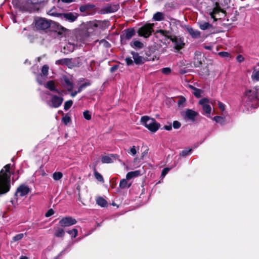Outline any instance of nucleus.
<instances>
[{
    "label": "nucleus",
    "mask_w": 259,
    "mask_h": 259,
    "mask_svg": "<svg viewBox=\"0 0 259 259\" xmlns=\"http://www.w3.org/2000/svg\"><path fill=\"white\" fill-rule=\"evenodd\" d=\"M10 164H7L0 171V196L6 194L10 190Z\"/></svg>",
    "instance_id": "f257e3e1"
},
{
    "label": "nucleus",
    "mask_w": 259,
    "mask_h": 259,
    "mask_svg": "<svg viewBox=\"0 0 259 259\" xmlns=\"http://www.w3.org/2000/svg\"><path fill=\"white\" fill-rule=\"evenodd\" d=\"M98 26V23L95 22L82 24L80 26V30L78 31L76 35L77 40L84 43L86 38L89 36L91 32Z\"/></svg>",
    "instance_id": "f03ea898"
},
{
    "label": "nucleus",
    "mask_w": 259,
    "mask_h": 259,
    "mask_svg": "<svg viewBox=\"0 0 259 259\" xmlns=\"http://www.w3.org/2000/svg\"><path fill=\"white\" fill-rule=\"evenodd\" d=\"M259 88L256 86L251 89L247 90L245 93V98L248 105L255 108L259 106L258 91Z\"/></svg>",
    "instance_id": "7ed1b4c3"
},
{
    "label": "nucleus",
    "mask_w": 259,
    "mask_h": 259,
    "mask_svg": "<svg viewBox=\"0 0 259 259\" xmlns=\"http://www.w3.org/2000/svg\"><path fill=\"white\" fill-rule=\"evenodd\" d=\"M141 122L150 131L153 133L156 132L160 127V124L152 118L148 116H144L141 117Z\"/></svg>",
    "instance_id": "20e7f679"
},
{
    "label": "nucleus",
    "mask_w": 259,
    "mask_h": 259,
    "mask_svg": "<svg viewBox=\"0 0 259 259\" xmlns=\"http://www.w3.org/2000/svg\"><path fill=\"white\" fill-rule=\"evenodd\" d=\"M51 21L44 18L36 17L34 19L33 24L34 28L38 31H45L51 26Z\"/></svg>",
    "instance_id": "39448f33"
},
{
    "label": "nucleus",
    "mask_w": 259,
    "mask_h": 259,
    "mask_svg": "<svg viewBox=\"0 0 259 259\" xmlns=\"http://www.w3.org/2000/svg\"><path fill=\"white\" fill-rule=\"evenodd\" d=\"M42 2V0H27L23 3L21 9L25 11L34 12L38 10V6Z\"/></svg>",
    "instance_id": "423d86ee"
},
{
    "label": "nucleus",
    "mask_w": 259,
    "mask_h": 259,
    "mask_svg": "<svg viewBox=\"0 0 259 259\" xmlns=\"http://www.w3.org/2000/svg\"><path fill=\"white\" fill-rule=\"evenodd\" d=\"M47 94L51 96L50 100L47 102L49 107L57 108L61 105L64 100L62 97L53 95L50 93H47Z\"/></svg>",
    "instance_id": "0eeeda50"
},
{
    "label": "nucleus",
    "mask_w": 259,
    "mask_h": 259,
    "mask_svg": "<svg viewBox=\"0 0 259 259\" xmlns=\"http://www.w3.org/2000/svg\"><path fill=\"white\" fill-rule=\"evenodd\" d=\"M131 54L133 56L134 61L131 57H126L125 59V61L127 65H132L134 64V62L137 65H140L144 63L145 61V58L143 57L140 56L138 53L132 52Z\"/></svg>",
    "instance_id": "6e6552de"
},
{
    "label": "nucleus",
    "mask_w": 259,
    "mask_h": 259,
    "mask_svg": "<svg viewBox=\"0 0 259 259\" xmlns=\"http://www.w3.org/2000/svg\"><path fill=\"white\" fill-rule=\"evenodd\" d=\"M59 18L63 21H66L70 23L75 22L78 18L79 14L76 12H67L59 14Z\"/></svg>",
    "instance_id": "1a4fd4ad"
},
{
    "label": "nucleus",
    "mask_w": 259,
    "mask_h": 259,
    "mask_svg": "<svg viewBox=\"0 0 259 259\" xmlns=\"http://www.w3.org/2000/svg\"><path fill=\"white\" fill-rule=\"evenodd\" d=\"M153 24H146L143 25L138 31L139 35L146 38L148 37L153 31Z\"/></svg>",
    "instance_id": "9d476101"
},
{
    "label": "nucleus",
    "mask_w": 259,
    "mask_h": 259,
    "mask_svg": "<svg viewBox=\"0 0 259 259\" xmlns=\"http://www.w3.org/2000/svg\"><path fill=\"white\" fill-rule=\"evenodd\" d=\"M61 83L62 87L66 89L68 92L71 93L73 91L74 85L71 78L64 75L61 79Z\"/></svg>",
    "instance_id": "9b49d317"
},
{
    "label": "nucleus",
    "mask_w": 259,
    "mask_h": 259,
    "mask_svg": "<svg viewBox=\"0 0 259 259\" xmlns=\"http://www.w3.org/2000/svg\"><path fill=\"white\" fill-rule=\"evenodd\" d=\"M135 34V31L133 28H130L124 30L122 34L120 35V39L122 43H126V40H128Z\"/></svg>",
    "instance_id": "f8f14e48"
},
{
    "label": "nucleus",
    "mask_w": 259,
    "mask_h": 259,
    "mask_svg": "<svg viewBox=\"0 0 259 259\" xmlns=\"http://www.w3.org/2000/svg\"><path fill=\"white\" fill-rule=\"evenodd\" d=\"M170 39L174 44L175 48L177 50L182 49L185 45L183 39L179 36H170Z\"/></svg>",
    "instance_id": "ddd939ff"
},
{
    "label": "nucleus",
    "mask_w": 259,
    "mask_h": 259,
    "mask_svg": "<svg viewBox=\"0 0 259 259\" xmlns=\"http://www.w3.org/2000/svg\"><path fill=\"white\" fill-rule=\"evenodd\" d=\"M198 115V113L197 112L192 109H187L185 112L184 118L185 120L194 122Z\"/></svg>",
    "instance_id": "4468645a"
},
{
    "label": "nucleus",
    "mask_w": 259,
    "mask_h": 259,
    "mask_svg": "<svg viewBox=\"0 0 259 259\" xmlns=\"http://www.w3.org/2000/svg\"><path fill=\"white\" fill-rule=\"evenodd\" d=\"M77 221L75 219L71 217H65L61 219L59 221V224L61 227H69L74 225Z\"/></svg>",
    "instance_id": "2eb2a0df"
},
{
    "label": "nucleus",
    "mask_w": 259,
    "mask_h": 259,
    "mask_svg": "<svg viewBox=\"0 0 259 259\" xmlns=\"http://www.w3.org/2000/svg\"><path fill=\"white\" fill-rule=\"evenodd\" d=\"M68 29L62 26L57 24L55 31V35L56 37L61 38L66 34Z\"/></svg>",
    "instance_id": "dca6fc26"
},
{
    "label": "nucleus",
    "mask_w": 259,
    "mask_h": 259,
    "mask_svg": "<svg viewBox=\"0 0 259 259\" xmlns=\"http://www.w3.org/2000/svg\"><path fill=\"white\" fill-rule=\"evenodd\" d=\"M199 103L202 106L203 110L206 114L209 115L211 111V108L209 104V100L206 98H203L199 101Z\"/></svg>",
    "instance_id": "f3484780"
},
{
    "label": "nucleus",
    "mask_w": 259,
    "mask_h": 259,
    "mask_svg": "<svg viewBox=\"0 0 259 259\" xmlns=\"http://www.w3.org/2000/svg\"><path fill=\"white\" fill-rule=\"evenodd\" d=\"M30 189L27 186L21 185L17 188L16 195H18L20 197H23L27 195Z\"/></svg>",
    "instance_id": "a211bd4d"
},
{
    "label": "nucleus",
    "mask_w": 259,
    "mask_h": 259,
    "mask_svg": "<svg viewBox=\"0 0 259 259\" xmlns=\"http://www.w3.org/2000/svg\"><path fill=\"white\" fill-rule=\"evenodd\" d=\"M45 87L51 91L55 92L59 95H62L63 92L60 89H57L54 81L50 80L45 84Z\"/></svg>",
    "instance_id": "6ab92c4d"
},
{
    "label": "nucleus",
    "mask_w": 259,
    "mask_h": 259,
    "mask_svg": "<svg viewBox=\"0 0 259 259\" xmlns=\"http://www.w3.org/2000/svg\"><path fill=\"white\" fill-rule=\"evenodd\" d=\"M118 9V5H108L102 9V13L103 14L111 13L117 11Z\"/></svg>",
    "instance_id": "aec40b11"
},
{
    "label": "nucleus",
    "mask_w": 259,
    "mask_h": 259,
    "mask_svg": "<svg viewBox=\"0 0 259 259\" xmlns=\"http://www.w3.org/2000/svg\"><path fill=\"white\" fill-rule=\"evenodd\" d=\"M89 85L90 84L87 82H85L84 83L81 84L78 87L77 90L74 91H73L70 93V96L72 97H74L78 93H80L83 89H84L85 87Z\"/></svg>",
    "instance_id": "412c9836"
},
{
    "label": "nucleus",
    "mask_w": 259,
    "mask_h": 259,
    "mask_svg": "<svg viewBox=\"0 0 259 259\" xmlns=\"http://www.w3.org/2000/svg\"><path fill=\"white\" fill-rule=\"evenodd\" d=\"M187 31L189 33L193 38H198L200 36V32L197 30H195L192 28H187Z\"/></svg>",
    "instance_id": "4be33fe9"
},
{
    "label": "nucleus",
    "mask_w": 259,
    "mask_h": 259,
    "mask_svg": "<svg viewBox=\"0 0 259 259\" xmlns=\"http://www.w3.org/2000/svg\"><path fill=\"white\" fill-rule=\"evenodd\" d=\"M141 175V171L139 170L128 172L126 175L127 180H130L139 176Z\"/></svg>",
    "instance_id": "5701e85b"
},
{
    "label": "nucleus",
    "mask_w": 259,
    "mask_h": 259,
    "mask_svg": "<svg viewBox=\"0 0 259 259\" xmlns=\"http://www.w3.org/2000/svg\"><path fill=\"white\" fill-rule=\"evenodd\" d=\"M220 12H223L220 8L218 7L214 8L212 11L210 12L211 18L213 19L214 21H216L217 19L216 16L219 15Z\"/></svg>",
    "instance_id": "b1692460"
},
{
    "label": "nucleus",
    "mask_w": 259,
    "mask_h": 259,
    "mask_svg": "<svg viewBox=\"0 0 259 259\" xmlns=\"http://www.w3.org/2000/svg\"><path fill=\"white\" fill-rule=\"evenodd\" d=\"M153 19L157 21L163 20L164 19V15L161 12H158L153 15Z\"/></svg>",
    "instance_id": "393cba45"
},
{
    "label": "nucleus",
    "mask_w": 259,
    "mask_h": 259,
    "mask_svg": "<svg viewBox=\"0 0 259 259\" xmlns=\"http://www.w3.org/2000/svg\"><path fill=\"white\" fill-rule=\"evenodd\" d=\"M131 46L134 49H140L143 48L144 45L140 41L135 40L131 43Z\"/></svg>",
    "instance_id": "a878e982"
},
{
    "label": "nucleus",
    "mask_w": 259,
    "mask_h": 259,
    "mask_svg": "<svg viewBox=\"0 0 259 259\" xmlns=\"http://www.w3.org/2000/svg\"><path fill=\"white\" fill-rule=\"evenodd\" d=\"M198 24L199 25V28L201 30H203L207 29L211 27V25L209 23L206 22L201 21L199 22Z\"/></svg>",
    "instance_id": "bb28decb"
},
{
    "label": "nucleus",
    "mask_w": 259,
    "mask_h": 259,
    "mask_svg": "<svg viewBox=\"0 0 259 259\" xmlns=\"http://www.w3.org/2000/svg\"><path fill=\"white\" fill-rule=\"evenodd\" d=\"M76 62L75 60H73L72 59L66 58L65 65L69 68H72L76 66Z\"/></svg>",
    "instance_id": "cd10ccee"
},
{
    "label": "nucleus",
    "mask_w": 259,
    "mask_h": 259,
    "mask_svg": "<svg viewBox=\"0 0 259 259\" xmlns=\"http://www.w3.org/2000/svg\"><path fill=\"white\" fill-rule=\"evenodd\" d=\"M54 234L57 237H63L65 232L62 228H58L55 230Z\"/></svg>",
    "instance_id": "c85d7f7f"
},
{
    "label": "nucleus",
    "mask_w": 259,
    "mask_h": 259,
    "mask_svg": "<svg viewBox=\"0 0 259 259\" xmlns=\"http://www.w3.org/2000/svg\"><path fill=\"white\" fill-rule=\"evenodd\" d=\"M131 184H127V179H122L120 181L119 183V187L121 189L128 188L130 187Z\"/></svg>",
    "instance_id": "c756f323"
},
{
    "label": "nucleus",
    "mask_w": 259,
    "mask_h": 259,
    "mask_svg": "<svg viewBox=\"0 0 259 259\" xmlns=\"http://www.w3.org/2000/svg\"><path fill=\"white\" fill-rule=\"evenodd\" d=\"M97 203L102 206L105 207L107 205V201L102 197H99L96 200Z\"/></svg>",
    "instance_id": "7c9ffc66"
},
{
    "label": "nucleus",
    "mask_w": 259,
    "mask_h": 259,
    "mask_svg": "<svg viewBox=\"0 0 259 259\" xmlns=\"http://www.w3.org/2000/svg\"><path fill=\"white\" fill-rule=\"evenodd\" d=\"M212 119L216 122L219 123L221 124H224L225 123V118L222 116H215L212 118Z\"/></svg>",
    "instance_id": "2f4dec72"
},
{
    "label": "nucleus",
    "mask_w": 259,
    "mask_h": 259,
    "mask_svg": "<svg viewBox=\"0 0 259 259\" xmlns=\"http://www.w3.org/2000/svg\"><path fill=\"white\" fill-rule=\"evenodd\" d=\"M94 176H95V178L99 182H102L103 183L104 182V179H103V176L100 174L96 170V169L95 168L94 169Z\"/></svg>",
    "instance_id": "473e14b6"
},
{
    "label": "nucleus",
    "mask_w": 259,
    "mask_h": 259,
    "mask_svg": "<svg viewBox=\"0 0 259 259\" xmlns=\"http://www.w3.org/2000/svg\"><path fill=\"white\" fill-rule=\"evenodd\" d=\"M101 161L103 163H110L113 160L109 156H103L102 157Z\"/></svg>",
    "instance_id": "72a5a7b5"
},
{
    "label": "nucleus",
    "mask_w": 259,
    "mask_h": 259,
    "mask_svg": "<svg viewBox=\"0 0 259 259\" xmlns=\"http://www.w3.org/2000/svg\"><path fill=\"white\" fill-rule=\"evenodd\" d=\"M139 146H133L130 149V153L133 155V156H135L137 153V152L139 151Z\"/></svg>",
    "instance_id": "f704fd0d"
},
{
    "label": "nucleus",
    "mask_w": 259,
    "mask_h": 259,
    "mask_svg": "<svg viewBox=\"0 0 259 259\" xmlns=\"http://www.w3.org/2000/svg\"><path fill=\"white\" fill-rule=\"evenodd\" d=\"M251 79L253 80L259 81V70H254L251 75Z\"/></svg>",
    "instance_id": "c9c22d12"
},
{
    "label": "nucleus",
    "mask_w": 259,
    "mask_h": 259,
    "mask_svg": "<svg viewBox=\"0 0 259 259\" xmlns=\"http://www.w3.org/2000/svg\"><path fill=\"white\" fill-rule=\"evenodd\" d=\"M63 177V174L61 172H55L53 174V178L55 181L60 180Z\"/></svg>",
    "instance_id": "e433bc0d"
},
{
    "label": "nucleus",
    "mask_w": 259,
    "mask_h": 259,
    "mask_svg": "<svg viewBox=\"0 0 259 259\" xmlns=\"http://www.w3.org/2000/svg\"><path fill=\"white\" fill-rule=\"evenodd\" d=\"M185 103L186 99L183 97H180L178 101V105L180 107H184L185 105Z\"/></svg>",
    "instance_id": "4c0bfd02"
},
{
    "label": "nucleus",
    "mask_w": 259,
    "mask_h": 259,
    "mask_svg": "<svg viewBox=\"0 0 259 259\" xmlns=\"http://www.w3.org/2000/svg\"><path fill=\"white\" fill-rule=\"evenodd\" d=\"M73 102L72 100H70L65 102L64 106V109L65 110H68L72 105Z\"/></svg>",
    "instance_id": "58836bf2"
},
{
    "label": "nucleus",
    "mask_w": 259,
    "mask_h": 259,
    "mask_svg": "<svg viewBox=\"0 0 259 259\" xmlns=\"http://www.w3.org/2000/svg\"><path fill=\"white\" fill-rule=\"evenodd\" d=\"M48 15H49L50 16H55V17H57L59 18L58 15L61 14L62 13L56 12L55 9L53 8L48 12Z\"/></svg>",
    "instance_id": "ea45409f"
},
{
    "label": "nucleus",
    "mask_w": 259,
    "mask_h": 259,
    "mask_svg": "<svg viewBox=\"0 0 259 259\" xmlns=\"http://www.w3.org/2000/svg\"><path fill=\"white\" fill-rule=\"evenodd\" d=\"M202 91L199 89H197L196 88H194V92L193 94L194 96L197 98L200 97L201 94H202Z\"/></svg>",
    "instance_id": "a19ab883"
},
{
    "label": "nucleus",
    "mask_w": 259,
    "mask_h": 259,
    "mask_svg": "<svg viewBox=\"0 0 259 259\" xmlns=\"http://www.w3.org/2000/svg\"><path fill=\"white\" fill-rule=\"evenodd\" d=\"M83 115L84 118L89 120L91 119L92 115L91 112L89 110H85L83 112Z\"/></svg>",
    "instance_id": "79ce46f5"
},
{
    "label": "nucleus",
    "mask_w": 259,
    "mask_h": 259,
    "mask_svg": "<svg viewBox=\"0 0 259 259\" xmlns=\"http://www.w3.org/2000/svg\"><path fill=\"white\" fill-rule=\"evenodd\" d=\"M67 232L69 234L71 235L72 237L75 238L77 235L78 231L76 229H73L72 230L67 231Z\"/></svg>",
    "instance_id": "37998d69"
},
{
    "label": "nucleus",
    "mask_w": 259,
    "mask_h": 259,
    "mask_svg": "<svg viewBox=\"0 0 259 259\" xmlns=\"http://www.w3.org/2000/svg\"><path fill=\"white\" fill-rule=\"evenodd\" d=\"M49 66L47 65H45L42 66L41 72L44 75H47L48 74Z\"/></svg>",
    "instance_id": "c03bdc74"
},
{
    "label": "nucleus",
    "mask_w": 259,
    "mask_h": 259,
    "mask_svg": "<svg viewBox=\"0 0 259 259\" xmlns=\"http://www.w3.org/2000/svg\"><path fill=\"white\" fill-rule=\"evenodd\" d=\"M218 54L219 56L223 58L231 57V54L227 52H220Z\"/></svg>",
    "instance_id": "a18cd8bd"
},
{
    "label": "nucleus",
    "mask_w": 259,
    "mask_h": 259,
    "mask_svg": "<svg viewBox=\"0 0 259 259\" xmlns=\"http://www.w3.org/2000/svg\"><path fill=\"white\" fill-rule=\"evenodd\" d=\"M66 58L61 59L56 61L55 64L58 65H65Z\"/></svg>",
    "instance_id": "49530a36"
},
{
    "label": "nucleus",
    "mask_w": 259,
    "mask_h": 259,
    "mask_svg": "<svg viewBox=\"0 0 259 259\" xmlns=\"http://www.w3.org/2000/svg\"><path fill=\"white\" fill-rule=\"evenodd\" d=\"M24 236V234L23 233H20L16 235L13 238V240L14 241H17L20 240L22 239Z\"/></svg>",
    "instance_id": "de8ad7c7"
},
{
    "label": "nucleus",
    "mask_w": 259,
    "mask_h": 259,
    "mask_svg": "<svg viewBox=\"0 0 259 259\" xmlns=\"http://www.w3.org/2000/svg\"><path fill=\"white\" fill-rule=\"evenodd\" d=\"M181 123L179 121L175 120L173 122L172 126L175 129H178L181 127Z\"/></svg>",
    "instance_id": "09e8293b"
},
{
    "label": "nucleus",
    "mask_w": 259,
    "mask_h": 259,
    "mask_svg": "<svg viewBox=\"0 0 259 259\" xmlns=\"http://www.w3.org/2000/svg\"><path fill=\"white\" fill-rule=\"evenodd\" d=\"M191 152V149H185L180 153V155L185 156L189 154Z\"/></svg>",
    "instance_id": "8fccbe9b"
},
{
    "label": "nucleus",
    "mask_w": 259,
    "mask_h": 259,
    "mask_svg": "<svg viewBox=\"0 0 259 259\" xmlns=\"http://www.w3.org/2000/svg\"><path fill=\"white\" fill-rule=\"evenodd\" d=\"M62 120H63V122L66 125H67L68 123H69L70 122L71 119H70V117L69 116H64L62 118Z\"/></svg>",
    "instance_id": "3c124183"
},
{
    "label": "nucleus",
    "mask_w": 259,
    "mask_h": 259,
    "mask_svg": "<svg viewBox=\"0 0 259 259\" xmlns=\"http://www.w3.org/2000/svg\"><path fill=\"white\" fill-rule=\"evenodd\" d=\"M90 8V6L88 5L81 6L79 8V10L81 12H85L88 9Z\"/></svg>",
    "instance_id": "603ef678"
},
{
    "label": "nucleus",
    "mask_w": 259,
    "mask_h": 259,
    "mask_svg": "<svg viewBox=\"0 0 259 259\" xmlns=\"http://www.w3.org/2000/svg\"><path fill=\"white\" fill-rule=\"evenodd\" d=\"M161 72L165 74H168L171 72V69L169 67L163 68L161 69Z\"/></svg>",
    "instance_id": "864d4df0"
},
{
    "label": "nucleus",
    "mask_w": 259,
    "mask_h": 259,
    "mask_svg": "<svg viewBox=\"0 0 259 259\" xmlns=\"http://www.w3.org/2000/svg\"><path fill=\"white\" fill-rule=\"evenodd\" d=\"M169 170H170V168H167V167L164 168L162 171L161 176L164 177L167 174V172L169 171Z\"/></svg>",
    "instance_id": "5fc2aeb1"
},
{
    "label": "nucleus",
    "mask_w": 259,
    "mask_h": 259,
    "mask_svg": "<svg viewBox=\"0 0 259 259\" xmlns=\"http://www.w3.org/2000/svg\"><path fill=\"white\" fill-rule=\"evenodd\" d=\"M236 60L237 61L239 62V63H241L242 62L244 61V58L243 57L242 55H239L237 56V58H236Z\"/></svg>",
    "instance_id": "6e6d98bb"
},
{
    "label": "nucleus",
    "mask_w": 259,
    "mask_h": 259,
    "mask_svg": "<svg viewBox=\"0 0 259 259\" xmlns=\"http://www.w3.org/2000/svg\"><path fill=\"white\" fill-rule=\"evenodd\" d=\"M54 213V211L52 209H49L47 213H46L45 215L46 217H49L53 215Z\"/></svg>",
    "instance_id": "4d7b16f0"
},
{
    "label": "nucleus",
    "mask_w": 259,
    "mask_h": 259,
    "mask_svg": "<svg viewBox=\"0 0 259 259\" xmlns=\"http://www.w3.org/2000/svg\"><path fill=\"white\" fill-rule=\"evenodd\" d=\"M218 106L219 108L222 111H224L225 110V105L223 103L221 102H218Z\"/></svg>",
    "instance_id": "13d9d810"
},
{
    "label": "nucleus",
    "mask_w": 259,
    "mask_h": 259,
    "mask_svg": "<svg viewBox=\"0 0 259 259\" xmlns=\"http://www.w3.org/2000/svg\"><path fill=\"white\" fill-rule=\"evenodd\" d=\"M41 78H42V76L41 74L37 75V81L40 84H42L43 83V80L41 79Z\"/></svg>",
    "instance_id": "bf43d9fd"
},
{
    "label": "nucleus",
    "mask_w": 259,
    "mask_h": 259,
    "mask_svg": "<svg viewBox=\"0 0 259 259\" xmlns=\"http://www.w3.org/2000/svg\"><path fill=\"white\" fill-rule=\"evenodd\" d=\"M163 128L166 131H170L172 130V126L170 124L168 125H164Z\"/></svg>",
    "instance_id": "052dcab7"
},
{
    "label": "nucleus",
    "mask_w": 259,
    "mask_h": 259,
    "mask_svg": "<svg viewBox=\"0 0 259 259\" xmlns=\"http://www.w3.org/2000/svg\"><path fill=\"white\" fill-rule=\"evenodd\" d=\"M204 48L206 50H210L212 49V47L211 46H204Z\"/></svg>",
    "instance_id": "680f3d73"
},
{
    "label": "nucleus",
    "mask_w": 259,
    "mask_h": 259,
    "mask_svg": "<svg viewBox=\"0 0 259 259\" xmlns=\"http://www.w3.org/2000/svg\"><path fill=\"white\" fill-rule=\"evenodd\" d=\"M40 171H41V174H40V175H41L42 176H46V173H45V171H44V170H40Z\"/></svg>",
    "instance_id": "e2e57ef3"
},
{
    "label": "nucleus",
    "mask_w": 259,
    "mask_h": 259,
    "mask_svg": "<svg viewBox=\"0 0 259 259\" xmlns=\"http://www.w3.org/2000/svg\"><path fill=\"white\" fill-rule=\"evenodd\" d=\"M115 69H116V67L114 66L111 68V71H113Z\"/></svg>",
    "instance_id": "0e129e2a"
},
{
    "label": "nucleus",
    "mask_w": 259,
    "mask_h": 259,
    "mask_svg": "<svg viewBox=\"0 0 259 259\" xmlns=\"http://www.w3.org/2000/svg\"><path fill=\"white\" fill-rule=\"evenodd\" d=\"M20 259H28V258H27V257H26L25 256H21Z\"/></svg>",
    "instance_id": "69168bd1"
},
{
    "label": "nucleus",
    "mask_w": 259,
    "mask_h": 259,
    "mask_svg": "<svg viewBox=\"0 0 259 259\" xmlns=\"http://www.w3.org/2000/svg\"><path fill=\"white\" fill-rule=\"evenodd\" d=\"M189 88H191V89H192V90H194V87L193 86H192V85H189Z\"/></svg>",
    "instance_id": "338daca9"
},
{
    "label": "nucleus",
    "mask_w": 259,
    "mask_h": 259,
    "mask_svg": "<svg viewBox=\"0 0 259 259\" xmlns=\"http://www.w3.org/2000/svg\"><path fill=\"white\" fill-rule=\"evenodd\" d=\"M18 177H17L15 179H14V177H13V178H12V180H13V181H16L17 179H18Z\"/></svg>",
    "instance_id": "774afa93"
}]
</instances>
